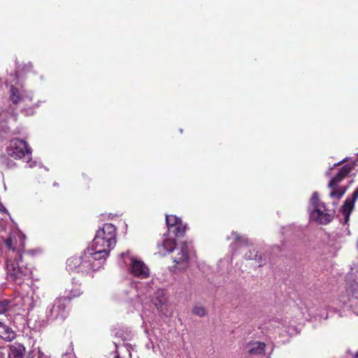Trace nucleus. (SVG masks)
<instances>
[{"label":"nucleus","instance_id":"15","mask_svg":"<svg viewBox=\"0 0 358 358\" xmlns=\"http://www.w3.org/2000/svg\"><path fill=\"white\" fill-rule=\"evenodd\" d=\"M17 299L1 298L0 315H7L15 310L17 306Z\"/></svg>","mask_w":358,"mask_h":358},{"label":"nucleus","instance_id":"11","mask_svg":"<svg viewBox=\"0 0 358 358\" xmlns=\"http://www.w3.org/2000/svg\"><path fill=\"white\" fill-rule=\"evenodd\" d=\"M9 99L13 104L17 105L20 103H30L32 101V95L27 93L22 87L12 85L9 91Z\"/></svg>","mask_w":358,"mask_h":358},{"label":"nucleus","instance_id":"9","mask_svg":"<svg viewBox=\"0 0 358 358\" xmlns=\"http://www.w3.org/2000/svg\"><path fill=\"white\" fill-rule=\"evenodd\" d=\"M67 300L66 298H57L46 310L48 320H64L67 316Z\"/></svg>","mask_w":358,"mask_h":358},{"label":"nucleus","instance_id":"5","mask_svg":"<svg viewBox=\"0 0 358 358\" xmlns=\"http://www.w3.org/2000/svg\"><path fill=\"white\" fill-rule=\"evenodd\" d=\"M356 166L357 164L355 162H350L343 165L338 173L331 178L328 184V187L332 189L330 192L331 198L340 199L345 194L348 187L338 186V183L350 174Z\"/></svg>","mask_w":358,"mask_h":358},{"label":"nucleus","instance_id":"18","mask_svg":"<svg viewBox=\"0 0 358 358\" xmlns=\"http://www.w3.org/2000/svg\"><path fill=\"white\" fill-rule=\"evenodd\" d=\"M265 347L264 343L257 341L248 343L246 349L250 355H258L264 352Z\"/></svg>","mask_w":358,"mask_h":358},{"label":"nucleus","instance_id":"1","mask_svg":"<svg viewBox=\"0 0 358 358\" xmlns=\"http://www.w3.org/2000/svg\"><path fill=\"white\" fill-rule=\"evenodd\" d=\"M3 243L8 252L15 255L13 261L8 259L6 260V269L9 278L16 284L20 285L24 280L30 278L31 269L24 261L20 250L16 249L17 241L15 238L13 239L12 237H9L3 240ZM10 256L12 259L13 255Z\"/></svg>","mask_w":358,"mask_h":358},{"label":"nucleus","instance_id":"14","mask_svg":"<svg viewBox=\"0 0 358 358\" xmlns=\"http://www.w3.org/2000/svg\"><path fill=\"white\" fill-rule=\"evenodd\" d=\"M357 198H358V187L354 191V192L352 194V198L348 197L345 199V201L342 206V212H343V215L345 216V223L348 222L349 220L350 213L354 208L355 201L357 200Z\"/></svg>","mask_w":358,"mask_h":358},{"label":"nucleus","instance_id":"20","mask_svg":"<svg viewBox=\"0 0 358 358\" xmlns=\"http://www.w3.org/2000/svg\"><path fill=\"white\" fill-rule=\"evenodd\" d=\"M33 69V64L29 62L24 64H19L16 62L15 73L17 78L23 77Z\"/></svg>","mask_w":358,"mask_h":358},{"label":"nucleus","instance_id":"28","mask_svg":"<svg viewBox=\"0 0 358 358\" xmlns=\"http://www.w3.org/2000/svg\"><path fill=\"white\" fill-rule=\"evenodd\" d=\"M35 165H36V162H31L29 164V166L31 168V167H34Z\"/></svg>","mask_w":358,"mask_h":358},{"label":"nucleus","instance_id":"29","mask_svg":"<svg viewBox=\"0 0 358 358\" xmlns=\"http://www.w3.org/2000/svg\"><path fill=\"white\" fill-rule=\"evenodd\" d=\"M354 358H358V352L355 355Z\"/></svg>","mask_w":358,"mask_h":358},{"label":"nucleus","instance_id":"21","mask_svg":"<svg viewBox=\"0 0 358 358\" xmlns=\"http://www.w3.org/2000/svg\"><path fill=\"white\" fill-rule=\"evenodd\" d=\"M22 300L23 301V306L24 310L28 311L35 307L38 302V298L34 297V292L31 294H27L26 296L22 298Z\"/></svg>","mask_w":358,"mask_h":358},{"label":"nucleus","instance_id":"3","mask_svg":"<svg viewBox=\"0 0 358 358\" xmlns=\"http://www.w3.org/2000/svg\"><path fill=\"white\" fill-rule=\"evenodd\" d=\"M90 254L89 252H83L80 257H73L69 258L66 262L67 267L69 271L80 273L83 275H88L92 272L99 269L101 262H92L90 259Z\"/></svg>","mask_w":358,"mask_h":358},{"label":"nucleus","instance_id":"30","mask_svg":"<svg viewBox=\"0 0 358 358\" xmlns=\"http://www.w3.org/2000/svg\"><path fill=\"white\" fill-rule=\"evenodd\" d=\"M114 344H115V347H116V348H117V343H116V342H114Z\"/></svg>","mask_w":358,"mask_h":358},{"label":"nucleus","instance_id":"4","mask_svg":"<svg viewBox=\"0 0 358 358\" xmlns=\"http://www.w3.org/2000/svg\"><path fill=\"white\" fill-rule=\"evenodd\" d=\"M93 245H98L111 251L116 245V228L110 223H106L96 231L92 242Z\"/></svg>","mask_w":358,"mask_h":358},{"label":"nucleus","instance_id":"2","mask_svg":"<svg viewBox=\"0 0 358 358\" xmlns=\"http://www.w3.org/2000/svg\"><path fill=\"white\" fill-rule=\"evenodd\" d=\"M192 248L191 244L187 242H182L176 246L174 239L166 237L161 243L157 244V252L162 256L176 252V254L173 256V262L175 263V266L179 269H185L188 266Z\"/></svg>","mask_w":358,"mask_h":358},{"label":"nucleus","instance_id":"12","mask_svg":"<svg viewBox=\"0 0 358 358\" xmlns=\"http://www.w3.org/2000/svg\"><path fill=\"white\" fill-rule=\"evenodd\" d=\"M152 303L162 315L168 316L171 314L168 306V296L164 289H158L155 292Z\"/></svg>","mask_w":358,"mask_h":358},{"label":"nucleus","instance_id":"23","mask_svg":"<svg viewBox=\"0 0 358 358\" xmlns=\"http://www.w3.org/2000/svg\"><path fill=\"white\" fill-rule=\"evenodd\" d=\"M27 358H47L45 355L42 352V350L39 348H33L31 350Z\"/></svg>","mask_w":358,"mask_h":358},{"label":"nucleus","instance_id":"27","mask_svg":"<svg viewBox=\"0 0 358 358\" xmlns=\"http://www.w3.org/2000/svg\"><path fill=\"white\" fill-rule=\"evenodd\" d=\"M0 211L6 212V208L3 206V205L0 202Z\"/></svg>","mask_w":358,"mask_h":358},{"label":"nucleus","instance_id":"22","mask_svg":"<svg viewBox=\"0 0 358 358\" xmlns=\"http://www.w3.org/2000/svg\"><path fill=\"white\" fill-rule=\"evenodd\" d=\"M244 257L245 259L255 260L260 266L266 264V257L262 255H259L258 252L255 250H250L245 253Z\"/></svg>","mask_w":358,"mask_h":358},{"label":"nucleus","instance_id":"13","mask_svg":"<svg viewBox=\"0 0 358 358\" xmlns=\"http://www.w3.org/2000/svg\"><path fill=\"white\" fill-rule=\"evenodd\" d=\"M84 252H89L90 254V259H92V262H101V260H106L110 254V250L104 249L103 248L97 245H93L92 243L91 247L87 248Z\"/></svg>","mask_w":358,"mask_h":358},{"label":"nucleus","instance_id":"7","mask_svg":"<svg viewBox=\"0 0 358 358\" xmlns=\"http://www.w3.org/2000/svg\"><path fill=\"white\" fill-rule=\"evenodd\" d=\"M31 151L27 141L18 138L12 139L6 148L8 155L15 159H22L26 156L28 159H31Z\"/></svg>","mask_w":358,"mask_h":358},{"label":"nucleus","instance_id":"26","mask_svg":"<svg viewBox=\"0 0 358 358\" xmlns=\"http://www.w3.org/2000/svg\"><path fill=\"white\" fill-rule=\"evenodd\" d=\"M343 162V160L340 161V162H337V163H335V164H334V166L331 167V168L329 169V171H327V172H326V175H327V176H329V175L330 174V171H331V170L334 166H338V165L341 164V163H342Z\"/></svg>","mask_w":358,"mask_h":358},{"label":"nucleus","instance_id":"25","mask_svg":"<svg viewBox=\"0 0 358 358\" xmlns=\"http://www.w3.org/2000/svg\"><path fill=\"white\" fill-rule=\"evenodd\" d=\"M115 337L116 338H122V341H124L127 338L124 337V332L122 330H117L115 332Z\"/></svg>","mask_w":358,"mask_h":358},{"label":"nucleus","instance_id":"31","mask_svg":"<svg viewBox=\"0 0 358 358\" xmlns=\"http://www.w3.org/2000/svg\"><path fill=\"white\" fill-rule=\"evenodd\" d=\"M78 294H73V296H78Z\"/></svg>","mask_w":358,"mask_h":358},{"label":"nucleus","instance_id":"16","mask_svg":"<svg viewBox=\"0 0 358 358\" xmlns=\"http://www.w3.org/2000/svg\"><path fill=\"white\" fill-rule=\"evenodd\" d=\"M25 352V348L22 344L14 343L8 346V358H24Z\"/></svg>","mask_w":358,"mask_h":358},{"label":"nucleus","instance_id":"8","mask_svg":"<svg viewBox=\"0 0 358 358\" xmlns=\"http://www.w3.org/2000/svg\"><path fill=\"white\" fill-rule=\"evenodd\" d=\"M120 257L125 264H127L126 259L129 260V271L133 275L142 279L149 276L150 271L148 266L141 260L130 257L129 251L122 252Z\"/></svg>","mask_w":358,"mask_h":358},{"label":"nucleus","instance_id":"32","mask_svg":"<svg viewBox=\"0 0 358 358\" xmlns=\"http://www.w3.org/2000/svg\"><path fill=\"white\" fill-rule=\"evenodd\" d=\"M115 358H120V357H119V355H117Z\"/></svg>","mask_w":358,"mask_h":358},{"label":"nucleus","instance_id":"24","mask_svg":"<svg viewBox=\"0 0 358 358\" xmlns=\"http://www.w3.org/2000/svg\"><path fill=\"white\" fill-rule=\"evenodd\" d=\"M192 313L199 317H203L207 313L206 308L201 306H194L192 309Z\"/></svg>","mask_w":358,"mask_h":358},{"label":"nucleus","instance_id":"10","mask_svg":"<svg viewBox=\"0 0 358 358\" xmlns=\"http://www.w3.org/2000/svg\"><path fill=\"white\" fill-rule=\"evenodd\" d=\"M166 224L169 233H173L176 237H182L186 231V226L182 220L175 215H166Z\"/></svg>","mask_w":358,"mask_h":358},{"label":"nucleus","instance_id":"6","mask_svg":"<svg viewBox=\"0 0 358 358\" xmlns=\"http://www.w3.org/2000/svg\"><path fill=\"white\" fill-rule=\"evenodd\" d=\"M310 205L313 208L310 213V217L313 220L323 224H326L332 220L334 213L327 209L324 203L320 201L319 194L317 192L313 194L310 200Z\"/></svg>","mask_w":358,"mask_h":358},{"label":"nucleus","instance_id":"17","mask_svg":"<svg viewBox=\"0 0 358 358\" xmlns=\"http://www.w3.org/2000/svg\"><path fill=\"white\" fill-rule=\"evenodd\" d=\"M15 336L16 334L12 328L0 321V338L6 341H11L15 339Z\"/></svg>","mask_w":358,"mask_h":358},{"label":"nucleus","instance_id":"19","mask_svg":"<svg viewBox=\"0 0 358 358\" xmlns=\"http://www.w3.org/2000/svg\"><path fill=\"white\" fill-rule=\"evenodd\" d=\"M231 236L235 240L234 243L231 244V247L233 250H236L242 246L249 245V240L245 236H241L236 231H232Z\"/></svg>","mask_w":358,"mask_h":358}]
</instances>
